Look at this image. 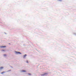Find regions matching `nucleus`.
I'll list each match as a JSON object with an SVG mask.
<instances>
[{"instance_id": "obj_1", "label": "nucleus", "mask_w": 76, "mask_h": 76, "mask_svg": "<svg viewBox=\"0 0 76 76\" xmlns=\"http://www.w3.org/2000/svg\"><path fill=\"white\" fill-rule=\"evenodd\" d=\"M21 72H26V70H22V71H21Z\"/></svg>"}, {"instance_id": "obj_2", "label": "nucleus", "mask_w": 76, "mask_h": 76, "mask_svg": "<svg viewBox=\"0 0 76 76\" xmlns=\"http://www.w3.org/2000/svg\"><path fill=\"white\" fill-rule=\"evenodd\" d=\"M47 74L45 73L44 75H41L42 76H44V75H47Z\"/></svg>"}, {"instance_id": "obj_3", "label": "nucleus", "mask_w": 76, "mask_h": 76, "mask_svg": "<svg viewBox=\"0 0 76 76\" xmlns=\"http://www.w3.org/2000/svg\"><path fill=\"white\" fill-rule=\"evenodd\" d=\"M4 47H6V46H1V48H4Z\"/></svg>"}, {"instance_id": "obj_4", "label": "nucleus", "mask_w": 76, "mask_h": 76, "mask_svg": "<svg viewBox=\"0 0 76 76\" xmlns=\"http://www.w3.org/2000/svg\"><path fill=\"white\" fill-rule=\"evenodd\" d=\"M5 72H2L1 73V74H3V73H5Z\"/></svg>"}, {"instance_id": "obj_5", "label": "nucleus", "mask_w": 76, "mask_h": 76, "mask_svg": "<svg viewBox=\"0 0 76 76\" xmlns=\"http://www.w3.org/2000/svg\"><path fill=\"white\" fill-rule=\"evenodd\" d=\"M26 56V55L25 54L24 56H23L24 58H25Z\"/></svg>"}, {"instance_id": "obj_6", "label": "nucleus", "mask_w": 76, "mask_h": 76, "mask_svg": "<svg viewBox=\"0 0 76 76\" xmlns=\"http://www.w3.org/2000/svg\"><path fill=\"white\" fill-rule=\"evenodd\" d=\"M3 69V67H1L0 68V70H1V69Z\"/></svg>"}, {"instance_id": "obj_7", "label": "nucleus", "mask_w": 76, "mask_h": 76, "mask_svg": "<svg viewBox=\"0 0 76 76\" xmlns=\"http://www.w3.org/2000/svg\"><path fill=\"white\" fill-rule=\"evenodd\" d=\"M17 53H18V54H21V53L19 52H17Z\"/></svg>"}, {"instance_id": "obj_8", "label": "nucleus", "mask_w": 76, "mask_h": 76, "mask_svg": "<svg viewBox=\"0 0 76 76\" xmlns=\"http://www.w3.org/2000/svg\"><path fill=\"white\" fill-rule=\"evenodd\" d=\"M4 56H6V54H4Z\"/></svg>"}, {"instance_id": "obj_9", "label": "nucleus", "mask_w": 76, "mask_h": 76, "mask_svg": "<svg viewBox=\"0 0 76 76\" xmlns=\"http://www.w3.org/2000/svg\"><path fill=\"white\" fill-rule=\"evenodd\" d=\"M28 75H31V74H28Z\"/></svg>"}, {"instance_id": "obj_10", "label": "nucleus", "mask_w": 76, "mask_h": 76, "mask_svg": "<svg viewBox=\"0 0 76 76\" xmlns=\"http://www.w3.org/2000/svg\"><path fill=\"white\" fill-rule=\"evenodd\" d=\"M59 0V1H62V0Z\"/></svg>"}, {"instance_id": "obj_11", "label": "nucleus", "mask_w": 76, "mask_h": 76, "mask_svg": "<svg viewBox=\"0 0 76 76\" xmlns=\"http://www.w3.org/2000/svg\"><path fill=\"white\" fill-rule=\"evenodd\" d=\"M27 63H28V61H27Z\"/></svg>"}]
</instances>
